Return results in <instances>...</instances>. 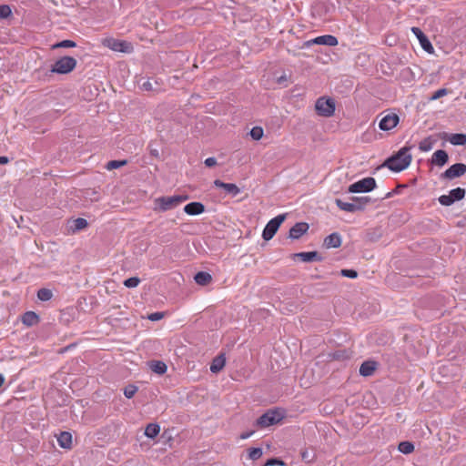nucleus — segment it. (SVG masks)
I'll list each match as a JSON object with an SVG mask.
<instances>
[{"instance_id": "f257e3e1", "label": "nucleus", "mask_w": 466, "mask_h": 466, "mask_svg": "<svg viewBox=\"0 0 466 466\" xmlns=\"http://www.w3.org/2000/svg\"><path fill=\"white\" fill-rule=\"evenodd\" d=\"M410 150V147H403L395 155L389 157L385 161L384 166L394 172H400L406 169L412 160Z\"/></svg>"}, {"instance_id": "f03ea898", "label": "nucleus", "mask_w": 466, "mask_h": 466, "mask_svg": "<svg viewBox=\"0 0 466 466\" xmlns=\"http://www.w3.org/2000/svg\"><path fill=\"white\" fill-rule=\"evenodd\" d=\"M188 199L187 195L163 196L154 199L153 209L156 212H167L177 208Z\"/></svg>"}, {"instance_id": "7ed1b4c3", "label": "nucleus", "mask_w": 466, "mask_h": 466, "mask_svg": "<svg viewBox=\"0 0 466 466\" xmlns=\"http://www.w3.org/2000/svg\"><path fill=\"white\" fill-rule=\"evenodd\" d=\"M103 46L109 48L115 52L130 54L134 51V46L130 42L119 40L112 36L105 37L101 40Z\"/></svg>"}, {"instance_id": "20e7f679", "label": "nucleus", "mask_w": 466, "mask_h": 466, "mask_svg": "<svg viewBox=\"0 0 466 466\" xmlns=\"http://www.w3.org/2000/svg\"><path fill=\"white\" fill-rule=\"evenodd\" d=\"M336 109L335 101L331 97L320 96L315 103V110L320 116L330 117Z\"/></svg>"}, {"instance_id": "39448f33", "label": "nucleus", "mask_w": 466, "mask_h": 466, "mask_svg": "<svg viewBox=\"0 0 466 466\" xmlns=\"http://www.w3.org/2000/svg\"><path fill=\"white\" fill-rule=\"evenodd\" d=\"M76 66V60L72 56H63L52 66L51 72L66 75L72 72Z\"/></svg>"}, {"instance_id": "423d86ee", "label": "nucleus", "mask_w": 466, "mask_h": 466, "mask_svg": "<svg viewBox=\"0 0 466 466\" xmlns=\"http://www.w3.org/2000/svg\"><path fill=\"white\" fill-rule=\"evenodd\" d=\"M381 117L379 122V127L382 131H390L400 123V116L395 112L385 110L380 114Z\"/></svg>"}, {"instance_id": "0eeeda50", "label": "nucleus", "mask_w": 466, "mask_h": 466, "mask_svg": "<svg viewBox=\"0 0 466 466\" xmlns=\"http://www.w3.org/2000/svg\"><path fill=\"white\" fill-rule=\"evenodd\" d=\"M283 419V414L277 410H269L261 415L256 421L258 428L264 429L279 423Z\"/></svg>"}, {"instance_id": "6e6552de", "label": "nucleus", "mask_w": 466, "mask_h": 466, "mask_svg": "<svg viewBox=\"0 0 466 466\" xmlns=\"http://www.w3.org/2000/svg\"><path fill=\"white\" fill-rule=\"evenodd\" d=\"M285 219V214L279 215L274 218L270 219L263 229L262 238L267 241L270 240L277 233L278 229L279 228L280 225L284 222Z\"/></svg>"}, {"instance_id": "1a4fd4ad", "label": "nucleus", "mask_w": 466, "mask_h": 466, "mask_svg": "<svg viewBox=\"0 0 466 466\" xmlns=\"http://www.w3.org/2000/svg\"><path fill=\"white\" fill-rule=\"evenodd\" d=\"M376 187V180L373 177L362 178L349 187L350 193L370 192Z\"/></svg>"}, {"instance_id": "9d476101", "label": "nucleus", "mask_w": 466, "mask_h": 466, "mask_svg": "<svg viewBox=\"0 0 466 466\" xmlns=\"http://www.w3.org/2000/svg\"><path fill=\"white\" fill-rule=\"evenodd\" d=\"M338 39L336 36L331 35H324L317 36L313 39H310L307 41L304 45L305 46L309 47L312 45H323V46H335L338 45Z\"/></svg>"}, {"instance_id": "9b49d317", "label": "nucleus", "mask_w": 466, "mask_h": 466, "mask_svg": "<svg viewBox=\"0 0 466 466\" xmlns=\"http://www.w3.org/2000/svg\"><path fill=\"white\" fill-rule=\"evenodd\" d=\"M466 173V165L463 163H457L451 166L441 177L447 179H453L460 177Z\"/></svg>"}, {"instance_id": "f8f14e48", "label": "nucleus", "mask_w": 466, "mask_h": 466, "mask_svg": "<svg viewBox=\"0 0 466 466\" xmlns=\"http://www.w3.org/2000/svg\"><path fill=\"white\" fill-rule=\"evenodd\" d=\"M411 32L418 38L421 47L428 53L431 54L434 51V48L428 39V37L424 35V33L419 27H411Z\"/></svg>"}, {"instance_id": "ddd939ff", "label": "nucleus", "mask_w": 466, "mask_h": 466, "mask_svg": "<svg viewBox=\"0 0 466 466\" xmlns=\"http://www.w3.org/2000/svg\"><path fill=\"white\" fill-rule=\"evenodd\" d=\"M309 230V225L306 222H299L296 223L289 229V238L292 239H299L302 235H304Z\"/></svg>"}, {"instance_id": "4468645a", "label": "nucleus", "mask_w": 466, "mask_h": 466, "mask_svg": "<svg viewBox=\"0 0 466 466\" xmlns=\"http://www.w3.org/2000/svg\"><path fill=\"white\" fill-rule=\"evenodd\" d=\"M205 211V206L201 202H190L184 207V212L189 216L200 215Z\"/></svg>"}, {"instance_id": "2eb2a0df", "label": "nucleus", "mask_w": 466, "mask_h": 466, "mask_svg": "<svg viewBox=\"0 0 466 466\" xmlns=\"http://www.w3.org/2000/svg\"><path fill=\"white\" fill-rule=\"evenodd\" d=\"M293 258H299L303 262L321 261L322 257L317 251L299 252L292 255Z\"/></svg>"}, {"instance_id": "dca6fc26", "label": "nucleus", "mask_w": 466, "mask_h": 466, "mask_svg": "<svg viewBox=\"0 0 466 466\" xmlns=\"http://www.w3.org/2000/svg\"><path fill=\"white\" fill-rule=\"evenodd\" d=\"M214 185L217 187L223 188L226 192L232 195L233 197L237 196L240 192L239 187L236 184H233V183H225L219 179H216L214 181Z\"/></svg>"}, {"instance_id": "f3484780", "label": "nucleus", "mask_w": 466, "mask_h": 466, "mask_svg": "<svg viewBox=\"0 0 466 466\" xmlns=\"http://www.w3.org/2000/svg\"><path fill=\"white\" fill-rule=\"evenodd\" d=\"M448 159H449V156H448L447 152L440 149L433 153L432 157H431V163L433 165L442 167L448 162Z\"/></svg>"}, {"instance_id": "a211bd4d", "label": "nucleus", "mask_w": 466, "mask_h": 466, "mask_svg": "<svg viewBox=\"0 0 466 466\" xmlns=\"http://www.w3.org/2000/svg\"><path fill=\"white\" fill-rule=\"evenodd\" d=\"M341 245V238L339 233H332L325 238L324 246L327 248H339Z\"/></svg>"}, {"instance_id": "6ab92c4d", "label": "nucleus", "mask_w": 466, "mask_h": 466, "mask_svg": "<svg viewBox=\"0 0 466 466\" xmlns=\"http://www.w3.org/2000/svg\"><path fill=\"white\" fill-rule=\"evenodd\" d=\"M57 442L61 448L71 449L72 448V435L68 431H62L57 437Z\"/></svg>"}, {"instance_id": "aec40b11", "label": "nucleus", "mask_w": 466, "mask_h": 466, "mask_svg": "<svg viewBox=\"0 0 466 466\" xmlns=\"http://www.w3.org/2000/svg\"><path fill=\"white\" fill-rule=\"evenodd\" d=\"M226 364V358L223 354H220L213 359L210 365V371L213 373H218L223 370Z\"/></svg>"}, {"instance_id": "412c9836", "label": "nucleus", "mask_w": 466, "mask_h": 466, "mask_svg": "<svg viewBox=\"0 0 466 466\" xmlns=\"http://www.w3.org/2000/svg\"><path fill=\"white\" fill-rule=\"evenodd\" d=\"M376 370V362L375 361H364L360 368V375L364 377H368L373 374Z\"/></svg>"}, {"instance_id": "4be33fe9", "label": "nucleus", "mask_w": 466, "mask_h": 466, "mask_svg": "<svg viewBox=\"0 0 466 466\" xmlns=\"http://www.w3.org/2000/svg\"><path fill=\"white\" fill-rule=\"evenodd\" d=\"M335 203L339 209L347 212H355L358 211L359 208H360V206H357L354 201L352 203H349L344 202L339 198H337L335 200Z\"/></svg>"}, {"instance_id": "5701e85b", "label": "nucleus", "mask_w": 466, "mask_h": 466, "mask_svg": "<svg viewBox=\"0 0 466 466\" xmlns=\"http://www.w3.org/2000/svg\"><path fill=\"white\" fill-rule=\"evenodd\" d=\"M88 227V222L86 219L78 218L72 221V226H70L71 233H76L77 231L83 230Z\"/></svg>"}, {"instance_id": "b1692460", "label": "nucleus", "mask_w": 466, "mask_h": 466, "mask_svg": "<svg viewBox=\"0 0 466 466\" xmlns=\"http://www.w3.org/2000/svg\"><path fill=\"white\" fill-rule=\"evenodd\" d=\"M194 279L198 285L205 286L211 282L212 277L208 272L200 271L195 275Z\"/></svg>"}, {"instance_id": "393cba45", "label": "nucleus", "mask_w": 466, "mask_h": 466, "mask_svg": "<svg viewBox=\"0 0 466 466\" xmlns=\"http://www.w3.org/2000/svg\"><path fill=\"white\" fill-rule=\"evenodd\" d=\"M22 322L26 326H33L38 322V316L34 311H27L23 315Z\"/></svg>"}, {"instance_id": "a878e982", "label": "nucleus", "mask_w": 466, "mask_h": 466, "mask_svg": "<svg viewBox=\"0 0 466 466\" xmlns=\"http://www.w3.org/2000/svg\"><path fill=\"white\" fill-rule=\"evenodd\" d=\"M448 141L454 146H463L466 144V135L451 134L449 136Z\"/></svg>"}, {"instance_id": "bb28decb", "label": "nucleus", "mask_w": 466, "mask_h": 466, "mask_svg": "<svg viewBox=\"0 0 466 466\" xmlns=\"http://www.w3.org/2000/svg\"><path fill=\"white\" fill-rule=\"evenodd\" d=\"M160 427L157 423H149L145 430V435L150 439H154L158 435Z\"/></svg>"}, {"instance_id": "cd10ccee", "label": "nucleus", "mask_w": 466, "mask_h": 466, "mask_svg": "<svg viewBox=\"0 0 466 466\" xmlns=\"http://www.w3.org/2000/svg\"><path fill=\"white\" fill-rule=\"evenodd\" d=\"M465 193L466 192H465L464 188L457 187V188L451 189L450 191L449 195L451 196V199H453V202H455V201L461 200L462 198H464Z\"/></svg>"}, {"instance_id": "c85d7f7f", "label": "nucleus", "mask_w": 466, "mask_h": 466, "mask_svg": "<svg viewBox=\"0 0 466 466\" xmlns=\"http://www.w3.org/2000/svg\"><path fill=\"white\" fill-rule=\"evenodd\" d=\"M151 370L159 374L162 375L167 371V365L162 361H153L150 365Z\"/></svg>"}, {"instance_id": "c756f323", "label": "nucleus", "mask_w": 466, "mask_h": 466, "mask_svg": "<svg viewBox=\"0 0 466 466\" xmlns=\"http://www.w3.org/2000/svg\"><path fill=\"white\" fill-rule=\"evenodd\" d=\"M398 449L404 454H410L414 451V445L410 441H401Z\"/></svg>"}, {"instance_id": "7c9ffc66", "label": "nucleus", "mask_w": 466, "mask_h": 466, "mask_svg": "<svg viewBox=\"0 0 466 466\" xmlns=\"http://www.w3.org/2000/svg\"><path fill=\"white\" fill-rule=\"evenodd\" d=\"M352 200L357 206L360 207L359 210H362L371 201V198L370 197H354Z\"/></svg>"}, {"instance_id": "2f4dec72", "label": "nucleus", "mask_w": 466, "mask_h": 466, "mask_svg": "<svg viewBox=\"0 0 466 466\" xmlns=\"http://www.w3.org/2000/svg\"><path fill=\"white\" fill-rule=\"evenodd\" d=\"M249 135L252 139L258 141L263 137L264 130L261 127L257 126L251 128Z\"/></svg>"}, {"instance_id": "473e14b6", "label": "nucleus", "mask_w": 466, "mask_h": 466, "mask_svg": "<svg viewBox=\"0 0 466 466\" xmlns=\"http://www.w3.org/2000/svg\"><path fill=\"white\" fill-rule=\"evenodd\" d=\"M53 297V293L48 289H40L37 291V298L42 301L50 300Z\"/></svg>"}, {"instance_id": "72a5a7b5", "label": "nucleus", "mask_w": 466, "mask_h": 466, "mask_svg": "<svg viewBox=\"0 0 466 466\" xmlns=\"http://www.w3.org/2000/svg\"><path fill=\"white\" fill-rule=\"evenodd\" d=\"M433 146V140L431 137H427L420 141L419 144V148L422 152L430 151L432 148Z\"/></svg>"}, {"instance_id": "f704fd0d", "label": "nucleus", "mask_w": 466, "mask_h": 466, "mask_svg": "<svg viewBox=\"0 0 466 466\" xmlns=\"http://www.w3.org/2000/svg\"><path fill=\"white\" fill-rule=\"evenodd\" d=\"M127 164V160H111L106 164V169L113 170Z\"/></svg>"}, {"instance_id": "c9c22d12", "label": "nucleus", "mask_w": 466, "mask_h": 466, "mask_svg": "<svg viewBox=\"0 0 466 466\" xmlns=\"http://www.w3.org/2000/svg\"><path fill=\"white\" fill-rule=\"evenodd\" d=\"M263 454L261 448H251L248 450V458L251 461H257L258 460Z\"/></svg>"}, {"instance_id": "e433bc0d", "label": "nucleus", "mask_w": 466, "mask_h": 466, "mask_svg": "<svg viewBox=\"0 0 466 466\" xmlns=\"http://www.w3.org/2000/svg\"><path fill=\"white\" fill-rule=\"evenodd\" d=\"M12 14L11 8L7 5H0V19L7 18Z\"/></svg>"}, {"instance_id": "4c0bfd02", "label": "nucleus", "mask_w": 466, "mask_h": 466, "mask_svg": "<svg viewBox=\"0 0 466 466\" xmlns=\"http://www.w3.org/2000/svg\"><path fill=\"white\" fill-rule=\"evenodd\" d=\"M140 279L137 277H132L124 281V285L127 288H136L139 285Z\"/></svg>"}, {"instance_id": "58836bf2", "label": "nucleus", "mask_w": 466, "mask_h": 466, "mask_svg": "<svg viewBox=\"0 0 466 466\" xmlns=\"http://www.w3.org/2000/svg\"><path fill=\"white\" fill-rule=\"evenodd\" d=\"M137 391V386H135V385H128L124 390V395L127 399H131L136 394Z\"/></svg>"}, {"instance_id": "ea45409f", "label": "nucleus", "mask_w": 466, "mask_h": 466, "mask_svg": "<svg viewBox=\"0 0 466 466\" xmlns=\"http://www.w3.org/2000/svg\"><path fill=\"white\" fill-rule=\"evenodd\" d=\"M76 44L72 40H63L59 42L58 44L55 45L54 47H64V48H70L75 47Z\"/></svg>"}, {"instance_id": "a19ab883", "label": "nucleus", "mask_w": 466, "mask_h": 466, "mask_svg": "<svg viewBox=\"0 0 466 466\" xmlns=\"http://www.w3.org/2000/svg\"><path fill=\"white\" fill-rule=\"evenodd\" d=\"M439 202L442 205V206H451V204H453V199H451V196L450 195H442L439 198Z\"/></svg>"}, {"instance_id": "79ce46f5", "label": "nucleus", "mask_w": 466, "mask_h": 466, "mask_svg": "<svg viewBox=\"0 0 466 466\" xmlns=\"http://www.w3.org/2000/svg\"><path fill=\"white\" fill-rule=\"evenodd\" d=\"M340 274L343 276V277H347V278H350V279H355L358 277V273L356 270L354 269H342L340 271Z\"/></svg>"}, {"instance_id": "37998d69", "label": "nucleus", "mask_w": 466, "mask_h": 466, "mask_svg": "<svg viewBox=\"0 0 466 466\" xmlns=\"http://www.w3.org/2000/svg\"><path fill=\"white\" fill-rule=\"evenodd\" d=\"M275 465L284 466L285 462L279 459L272 458V459L268 460L264 466H275Z\"/></svg>"}, {"instance_id": "c03bdc74", "label": "nucleus", "mask_w": 466, "mask_h": 466, "mask_svg": "<svg viewBox=\"0 0 466 466\" xmlns=\"http://www.w3.org/2000/svg\"><path fill=\"white\" fill-rule=\"evenodd\" d=\"M448 94V90L446 88H441L437 90L431 96L432 100L439 99Z\"/></svg>"}, {"instance_id": "a18cd8bd", "label": "nucleus", "mask_w": 466, "mask_h": 466, "mask_svg": "<svg viewBox=\"0 0 466 466\" xmlns=\"http://www.w3.org/2000/svg\"><path fill=\"white\" fill-rule=\"evenodd\" d=\"M164 312H154L148 315L147 319L151 321H157L164 318Z\"/></svg>"}, {"instance_id": "49530a36", "label": "nucleus", "mask_w": 466, "mask_h": 466, "mask_svg": "<svg viewBox=\"0 0 466 466\" xmlns=\"http://www.w3.org/2000/svg\"><path fill=\"white\" fill-rule=\"evenodd\" d=\"M205 165L208 167H212L217 165V159L215 157H208L205 160Z\"/></svg>"}, {"instance_id": "de8ad7c7", "label": "nucleus", "mask_w": 466, "mask_h": 466, "mask_svg": "<svg viewBox=\"0 0 466 466\" xmlns=\"http://www.w3.org/2000/svg\"><path fill=\"white\" fill-rule=\"evenodd\" d=\"M142 88L146 91H151L153 90V85L149 80H147L142 84Z\"/></svg>"}, {"instance_id": "09e8293b", "label": "nucleus", "mask_w": 466, "mask_h": 466, "mask_svg": "<svg viewBox=\"0 0 466 466\" xmlns=\"http://www.w3.org/2000/svg\"><path fill=\"white\" fill-rule=\"evenodd\" d=\"M301 458H302L303 461H306L308 462L312 461L310 456H309V451H306V450L301 451Z\"/></svg>"}, {"instance_id": "8fccbe9b", "label": "nucleus", "mask_w": 466, "mask_h": 466, "mask_svg": "<svg viewBox=\"0 0 466 466\" xmlns=\"http://www.w3.org/2000/svg\"><path fill=\"white\" fill-rule=\"evenodd\" d=\"M254 434V431H246L240 434L239 439L246 440L251 437Z\"/></svg>"}, {"instance_id": "3c124183", "label": "nucleus", "mask_w": 466, "mask_h": 466, "mask_svg": "<svg viewBox=\"0 0 466 466\" xmlns=\"http://www.w3.org/2000/svg\"><path fill=\"white\" fill-rule=\"evenodd\" d=\"M8 162H9V159L7 157H0V164L1 165L7 164Z\"/></svg>"}, {"instance_id": "603ef678", "label": "nucleus", "mask_w": 466, "mask_h": 466, "mask_svg": "<svg viewBox=\"0 0 466 466\" xmlns=\"http://www.w3.org/2000/svg\"><path fill=\"white\" fill-rule=\"evenodd\" d=\"M4 382H5V377L2 374H0V388L2 387Z\"/></svg>"}, {"instance_id": "864d4df0", "label": "nucleus", "mask_w": 466, "mask_h": 466, "mask_svg": "<svg viewBox=\"0 0 466 466\" xmlns=\"http://www.w3.org/2000/svg\"><path fill=\"white\" fill-rule=\"evenodd\" d=\"M465 98H466V93H465Z\"/></svg>"}]
</instances>
